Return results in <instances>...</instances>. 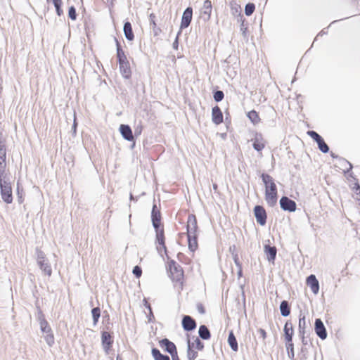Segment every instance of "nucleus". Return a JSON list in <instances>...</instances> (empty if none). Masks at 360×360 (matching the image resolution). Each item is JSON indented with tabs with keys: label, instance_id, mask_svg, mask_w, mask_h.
Segmentation results:
<instances>
[{
	"label": "nucleus",
	"instance_id": "nucleus-1",
	"mask_svg": "<svg viewBox=\"0 0 360 360\" xmlns=\"http://www.w3.org/2000/svg\"><path fill=\"white\" fill-rule=\"evenodd\" d=\"M168 259V265L167 267L169 276L172 281L182 283L184 280V270L175 260L170 259L168 255H166Z\"/></svg>",
	"mask_w": 360,
	"mask_h": 360
},
{
	"label": "nucleus",
	"instance_id": "nucleus-2",
	"mask_svg": "<svg viewBox=\"0 0 360 360\" xmlns=\"http://www.w3.org/2000/svg\"><path fill=\"white\" fill-rule=\"evenodd\" d=\"M40 330L43 333H46L44 336V340L47 345L51 347L54 344V335L52 332V329L50 327L48 321L46 320L44 314L41 310L39 311V317H38Z\"/></svg>",
	"mask_w": 360,
	"mask_h": 360
},
{
	"label": "nucleus",
	"instance_id": "nucleus-3",
	"mask_svg": "<svg viewBox=\"0 0 360 360\" xmlns=\"http://www.w3.org/2000/svg\"><path fill=\"white\" fill-rule=\"evenodd\" d=\"M0 191L2 200L6 204L13 201L12 187L9 179L0 181Z\"/></svg>",
	"mask_w": 360,
	"mask_h": 360
},
{
	"label": "nucleus",
	"instance_id": "nucleus-4",
	"mask_svg": "<svg viewBox=\"0 0 360 360\" xmlns=\"http://www.w3.org/2000/svg\"><path fill=\"white\" fill-rule=\"evenodd\" d=\"M155 243L158 245L157 246V251L161 254L162 250H164L165 255H167V249L165 245V237L164 227H160L155 229Z\"/></svg>",
	"mask_w": 360,
	"mask_h": 360
},
{
	"label": "nucleus",
	"instance_id": "nucleus-5",
	"mask_svg": "<svg viewBox=\"0 0 360 360\" xmlns=\"http://www.w3.org/2000/svg\"><path fill=\"white\" fill-rule=\"evenodd\" d=\"M253 213L258 224L264 226L266 224L267 214L262 205H255L253 208Z\"/></svg>",
	"mask_w": 360,
	"mask_h": 360
},
{
	"label": "nucleus",
	"instance_id": "nucleus-6",
	"mask_svg": "<svg viewBox=\"0 0 360 360\" xmlns=\"http://www.w3.org/2000/svg\"><path fill=\"white\" fill-rule=\"evenodd\" d=\"M281 209L283 211L293 212L297 209L296 202L287 196H282L279 200Z\"/></svg>",
	"mask_w": 360,
	"mask_h": 360
},
{
	"label": "nucleus",
	"instance_id": "nucleus-7",
	"mask_svg": "<svg viewBox=\"0 0 360 360\" xmlns=\"http://www.w3.org/2000/svg\"><path fill=\"white\" fill-rule=\"evenodd\" d=\"M193 8L191 6L187 7L183 12L181 24H180V30L181 31L184 29L187 28L191 21L193 18Z\"/></svg>",
	"mask_w": 360,
	"mask_h": 360
},
{
	"label": "nucleus",
	"instance_id": "nucleus-8",
	"mask_svg": "<svg viewBox=\"0 0 360 360\" xmlns=\"http://www.w3.org/2000/svg\"><path fill=\"white\" fill-rule=\"evenodd\" d=\"M181 326L184 331L191 332L197 327L196 321L189 315H184L181 319Z\"/></svg>",
	"mask_w": 360,
	"mask_h": 360
},
{
	"label": "nucleus",
	"instance_id": "nucleus-9",
	"mask_svg": "<svg viewBox=\"0 0 360 360\" xmlns=\"http://www.w3.org/2000/svg\"><path fill=\"white\" fill-rule=\"evenodd\" d=\"M186 235H191V234H198V222L197 219L195 214H189L188 216L187 219V224H186Z\"/></svg>",
	"mask_w": 360,
	"mask_h": 360
},
{
	"label": "nucleus",
	"instance_id": "nucleus-10",
	"mask_svg": "<svg viewBox=\"0 0 360 360\" xmlns=\"http://www.w3.org/2000/svg\"><path fill=\"white\" fill-rule=\"evenodd\" d=\"M314 331L316 335L322 340L327 338L328 333L323 322L319 318L315 319Z\"/></svg>",
	"mask_w": 360,
	"mask_h": 360
},
{
	"label": "nucleus",
	"instance_id": "nucleus-11",
	"mask_svg": "<svg viewBox=\"0 0 360 360\" xmlns=\"http://www.w3.org/2000/svg\"><path fill=\"white\" fill-rule=\"evenodd\" d=\"M101 345L104 351L108 354L113 345V336L110 333L107 331L101 332Z\"/></svg>",
	"mask_w": 360,
	"mask_h": 360
},
{
	"label": "nucleus",
	"instance_id": "nucleus-12",
	"mask_svg": "<svg viewBox=\"0 0 360 360\" xmlns=\"http://www.w3.org/2000/svg\"><path fill=\"white\" fill-rule=\"evenodd\" d=\"M161 213L155 204H153L151 210V222L154 229L163 227L161 223Z\"/></svg>",
	"mask_w": 360,
	"mask_h": 360
},
{
	"label": "nucleus",
	"instance_id": "nucleus-13",
	"mask_svg": "<svg viewBox=\"0 0 360 360\" xmlns=\"http://www.w3.org/2000/svg\"><path fill=\"white\" fill-rule=\"evenodd\" d=\"M262 181L265 186V191L274 192V191H278L277 186L274 182V179L271 176L266 173H262L260 176Z\"/></svg>",
	"mask_w": 360,
	"mask_h": 360
},
{
	"label": "nucleus",
	"instance_id": "nucleus-14",
	"mask_svg": "<svg viewBox=\"0 0 360 360\" xmlns=\"http://www.w3.org/2000/svg\"><path fill=\"white\" fill-rule=\"evenodd\" d=\"M119 131L122 137L127 141H134V134L131 127L129 124H121L119 127Z\"/></svg>",
	"mask_w": 360,
	"mask_h": 360
},
{
	"label": "nucleus",
	"instance_id": "nucleus-15",
	"mask_svg": "<svg viewBox=\"0 0 360 360\" xmlns=\"http://www.w3.org/2000/svg\"><path fill=\"white\" fill-rule=\"evenodd\" d=\"M212 5L210 0H205L203 3L202 8L200 10L201 18L204 22H207L210 19Z\"/></svg>",
	"mask_w": 360,
	"mask_h": 360
},
{
	"label": "nucleus",
	"instance_id": "nucleus-16",
	"mask_svg": "<svg viewBox=\"0 0 360 360\" xmlns=\"http://www.w3.org/2000/svg\"><path fill=\"white\" fill-rule=\"evenodd\" d=\"M160 346L167 353L171 354L177 350L175 344L168 338H163L159 341Z\"/></svg>",
	"mask_w": 360,
	"mask_h": 360
},
{
	"label": "nucleus",
	"instance_id": "nucleus-17",
	"mask_svg": "<svg viewBox=\"0 0 360 360\" xmlns=\"http://www.w3.org/2000/svg\"><path fill=\"white\" fill-rule=\"evenodd\" d=\"M264 252L266 257V259L269 262L274 263L277 253V249L276 246H271L269 244H265L264 245Z\"/></svg>",
	"mask_w": 360,
	"mask_h": 360
},
{
	"label": "nucleus",
	"instance_id": "nucleus-18",
	"mask_svg": "<svg viewBox=\"0 0 360 360\" xmlns=\"http://www.w3.org/2000/svg\"><path fill=\"white\" fill-rule=\"evenodd\" d=\"M307 284L309 286L312 292L317 295L319 291V282L316 276L311 274L307 277Z\"/></svg>",
	"mask_w": 360,
	"mask_h": 360
},
{
	"label": "nucleus",
	"instance_id": "nucleus-19",
	"mask_svg": "<svg viewBox=\"0 0 360 360\" xmlns=\"http://www.w3.org/2000/svg\"><path fill=\"white\" fill-rule=\"evenodd\" d=\"M252 148L257 152H261L265 147V141H264L262 134L256 133L255 138L252 140Z\"/></svg>",
	"mask_w": 360,
	"mask_h": 360
},
{
	"label": "nucleus",
	"instance_id": "nucleus-20",
	"mask_svg": "<svg viewBox=\"0 0 360 360\" xmlns=\"http://www.w3.org/2000/svg\"><path fill=\"white\" fill-rule=\"evenodd\" d=\"M212 121L217 125L223 122V113L218 105L214 106L212 109Z\"/></svg>",
	"mask_w": 360,
	"mask_h": 360
},
{
	"label": "nucleus",
	"instance_id": "nucleus-21",
	"mask_svg": "<svg viewBox=\"0 0 360 360\" xmlns=\"http://www.w3.org/2000/svg\"><path fill=\"white\" fill-rule=\"evenodd\" d=\"M278 200V191H274V192L269 191L268 190L265 191V200L267 205L274 207L277 204Z\"/></svg>",
	"mask_w": 360,
	"mask_h": 360
},
{
	"label": "nucleus",
	"instance_id": "nucleus-22",
	"mask_svg": "<svg viewBox=\"0 0 360 360\" xmlns=\"http://www.w3.org/2000/svg\"><path fill=\"white\" fill-rule=\"evenodd\" d=\"M307 323H306V316L304 312L300 311L299 315V322H298V336H303V335H307V332L306 330Z\"/></svg>",
	"mask_w": 360,
	"mask_h": 360
},
{
	"label": "nucleus",
	"instance_id": "nucleus-23",
	"mask_svg": "<svg viewBox=\"0 0 360 360\" xmlns=\"http://www.w3.org/2000/svg\"><path fill=\"white\" fill-rule=\"evenodd\" d=\"M198 234L187 235L188 248L192 252H194L198 248Z\"/></svg>",
	"mask_w": 360,
	"mask_h": 360
},
{
	"label": "nucleus",
	"instance_id": "nucleus-24",
	"mask_svg": "<svg viewBox=\"0 0 360 360\" xmlns=\"http://www.w3.org/2000/svg\"><path fill=\"white\" fill-rule=\"evenodd\" d=\"M266 115L268 116L269 119L266 120V123H265V124L269 127H275L276 125V119L277 117L276 110L273 108H270L266 111Z\"/></svg>",
	"mask_w": 360,
	"mask_h": 360
},
{
	"label": "nucleus",
	"instance_id": "nucleus-25",
	"mask_svg": "<svg viewBox=\"0 0 360 360\" xmlns=\"http://www.w3.org/2000/svg\"><path fill=\"white\" fill-rule=\"evenodd\" d=\"M123 32L124 34L125 38L128 41H133L134 39V34L132 30L131 24L129 21L127 20L124 23L123 26Z\"/></svg>",
	"mask_w": 360,
	"mask_h": 360
},
{
	"label": "nucleus",
	"instance_id": "nucleus-26",
	"mask_svg": "<svg viewBox=\"0 0 360 360\" xmlns=\"http://www.w3.org/2000/svg\"><path fill=\"white\" fill-rule=\"evenodd\" d=\"M39 269L47 276H51L52 274V269L48 259H43L37 262Z\"/></svg>",
	"mask_w": 360,
	"mask_h": 360
},
{
	"label": "nucleus",
	"instance_id": "nucleus-27",
	"mask_svg": "<svg viewBox=\"0 0 360 360\" xmlns=\"http://www.w3.org/2000/svg\"><path fill=\"white\" fill-rule=\"evenodd\" d=\"M284 339H290L294 335V328L292 322L288 320L283 327Z\"/></svg>",
	"mask_w": 360,
	"mask_h": 360
},
{
	"label": "nucleus",
	"instance_id": "nucleus-28",
	"mask_svg": "<svg viewBox=\"0 0 360 360\" xmlns=\"http://www.w3.org/2000/svg\"><path fill=\"white\" fill-rule=\"evenodd\" d=\"M120 74L125 79H129L131 77V70L129 63L119 65Z\"/></svg>",
	"mask_w": 360,
	"mask_h": 360
},
{
	"label": "nucleus",
	"instance_id": "nucleus-29",
	"mask_svg": "<svg viewBox=\"0 0 360 360\" xmlns=\"http://www.w3.org/2000/svg\"><path fill=\"white\" fill-rule=\"evenodd\" d=\"M279 309H280L281 314L283 317L288 316L290 314V311H291V307H290L289 302L287 300L281 301L280 306H279Z\"/></svg>",
	"mask_w": 360,
	"mask_h": 360
},
{
	"label": "nucleus",
	"instance_id": "nucleus-30",
	"mask_svg": "<svg viewBox=\"0 0 360 360\" xmlns=\"http://www.w3.org/2000/svg\"><path fill=\"white\" fill-rule=\"evenodd\" d=\"M199 338L203 340H208L211 338V333L209 328L205 325H200L198 328Z\"/></svg>",
	"mask_w": 360,
	"mask_h": 360
},
{
	"label": "nucleus",
	"instance_id": "nucleus-31",
	"mask_svg": "<svg viewBox=\"0 0 360 360\" xmlns=\"http://www.w3.org/2000/svg\"><path fill=\"white\" fill-rule=\"evenodd\" d=\"M227 342L233 352H237L238 350V341L233 330L229 331Z\"/></svg>",
	"mask_w": 360,
	"mask_h": 360
},
{
	"label": "nucleus",
	"instance_id": "nucleus-32",
	"mask_svg": "<svg viewBox=\"0 0 360 360\" xmlns=\"http://www.w3.org/2000/svg\"><path fill=\"white\" fill-rule=\"evenodd\" d=\"M151 354L155 360H170L168 355L162 354L156 347L152 348Z\"/></svg>",
	"mask_w": 360,
	"mask_h": 360
},
{
	"label": "nucleus",
	"instance_id": "nucleus-33",
	"mask_svg": "<svg viewBox=\"0 0 360 360\" xmlns=\"http://www.w3.org/2000/svg\"><path fill=\"white\" fill-rule=\"evenodd\" d=\"M194 343H191L189 340L187 341V357L188 359H195L198 356V352L193 349Z\"/></svg>",
	"mask_w": 360,
	"mask_h": 360
},
{
	"label": "nucleus",
	"instance_id": "nucleus-34",
	"mask_svg": "<svg viewBox=\"0 0 360 360\" xmlns=\"http://www.w3.org/2000/svg\"><path fill=\"white\" fill-rule=\"evenodd\" d=\"M247 117L253 124H257L260 122L259 114L255 110H252L247 113Z\"/></svg>",
	"mask_w": 360,
	"mask_h": 360
},
{
	"label": "nucleus",
	"instance_id": "nucleus-35",
	"mask_svg": "<svg viewBox=\"0 0 360 360\" xmlns=\"http://www.w3.org/2000/svg\"><path fill=\"white\" fill-rule=\"evenodd\" d=\"M330 156L333 159H339L341 162H342V163L344 164H346V165H349V168L347 169L346 170H345V173H348L349 172L352 171V168H353V165H352L351 162H349V161H347L346 159H345L344 158H341L340 157L339 155H336L335 153H334L333 152H330Z\"/></svg>",
	"mask_w": 360,
	"mask_h": 360
},
{
	"label": "nucleus",
	"instance_id": "nucleus-36",
	"mask_svg": "<svg viewBox=\"0 0 360 360\" xmlns=\"http://www.w3.org/2000/svg\"><path fill=\"white\" fill-rule=\"evenodd\" d=\"M318 148L323 153H328L330 151V148L328 144L325 142L323 138H321L317 142Z\"/></svg>",
	"mask_w": 360,
	"mask_h": 360
},
{
	"label": "nucleus",
	"instance_id": "nucleus-37",
	"mask_svg": "<svg viewBox=\"0 0 360 360\" xmlns=\"http://www.w3.org/2000/svg\"><path fill=\"white\" fill-rule=\"evenodd\" d=\"M48 2L50 0H46ZM54 5V7L56 8V12L58 16H61L63 15V11L62 9V5L63 2L62 0H51Z\"/></svg>",
	"mask_w": 360,
	"mask_h": 360
},
{
	"label": "nucleus",
	"instance_id": "nucleus-38",
	"mask_svg": "<svg viewBox=\"0 0 360 360\" xmlns=\"http://www.w3.org/2000/svg\"><path fill=\"white\" fill-rule=\"evenodd\" d=\"M6 160H0V181L9 179L6 174Z\"/></svg>",
	"mask_w": 360,
	"mask_h": 360
},
{
	"label": "nucleus",
	"instance_id": "nucleus-39",
	"mask_svg": "<svg viewBox=\"0 0 360 360\" xmlns=\"http://www.w3.org/2000/svg\"><path fill=\"white\" fill-rule=\"evenodd\" d=\"M114 40H115V45H116L117 59L120 58L121 57L126 56L125 53H124V50L122 49V47L121 44L119 41V40L116 37H114Z\"/></svg>",
	"mask_w": 360,
	"mask_h": 360
},
{
	"label": "nucleus",
	"instance_id": "nucleus-40",
	"mask_svg": "<svg viewBox=\"0 0 360 360\" xmlns=\"http://www.w3.org/2000/svg\"><path fill=\"white\" fill-rule=\"evenodd\" d=\"M91 315H92L94 326H96L98 323L99 318L101 316L100 308L98 307H94L91 309Z\"/></svg>",
	"mask_w": 360,
	"mask_h": 360
},
{
	"label": "nucleus",
	"instance_id": "nucleus-41",
	"mask_svg": "<svg viewBox=\"0 0 360 360\" xmlns=\"http://www.w3.org/2000/svg\"><path fill=\"white\" fill-rule=\"evenodd\" d=\"M224 98V94L223 91L221 90H214L213 91V98L214 101L217 103L221 101Z\"/></svg>",
	"mask_w": 360,
	"mask_h": 360
},
{
	"label": "nucleus",
	"instance_id": "nucleus-42",
	"mask_svg": "<svg viewBox=\"0 0 360 360\" xmlns=\"http://www.w3.org/2000/svg\"><path fill=\"white\" fill-rule=\"evenodd\" d=\"M231 11L233 15L237 16L242 14L240 5L236 3L231 4Z\"/></svg>",
	"mask_w": 360,
	"mask_h": 360
},
{
	"label": "nucleus",
	"instance_id": "nucleus-43",
	"mask_svg": "<svg viewBox=\"0 0 360 360\" xmlns=\"http://www.w3.org/2000/svg\"><path fill=\"white\" fill-rule=\"evenodd\" d=\"M255 10V5L254 3L249 2L245 6V13L247 16H250Z\"/></svg>",
	"mask_w": 360,
	"mask_h": 360
},
{
	"label": "nucleus",
	"instance_id": "nucleus-44",
	"mask_svg": "<svg viewBox=\"0 0 360 360\" xmlns=\"http://www.w3.org/2000/svg\"><path fill=\"white\" fill-rule=\"evenodd\" d=\"M68 17L72 20H75L77 17L76 8L74 6H71L68 8Z\"/></svg>",
	"mask_w": 360,
	"mask_h": 360
},
{
	"label": "nucleus",
	"instance_id": "nucleus-45",
	"mask_svg": "<svg viewBox=\"0 0 360 360\" xmlns=\"http://www.w3.org/2000/svg\"><path fill=\"white\" fill-rule=\"evenodd\" d=\"M307 134L316 143L322 136L314 130H309Z\"/></svg>",
	"mask_w": 360,
	"mask_h": 360
},
{
	"label": "nucleus",
	"instance_id": "nucleus-46",
	"mask_svg": "<svg viewBox=\"0 0 360 360\" xmlns=\"http://www.w3.org/2000/svg\"><path fill=\"white\" fill-rule=\"evenodd\" d=\"M6 159V149L4 143L0 141V160Z\"/></svg>",
	"mask_w": 360,
	"mask_h": 360
},
{
	"label": "nucleus",
	"instance_id": "nucleus-47",
	"mask_svg": "<svg viewBox=\"0 0 360 360\" xmlns=\"http://www.w3.org/2000/svg\"><path fill=\"white\" fill-rule=\"evenodd\" d=\"M132 273H133L134 276L136 278H139L141 276V275H142V269H141V267L140 266H139V265H136L133 268Z\"/></svg>",
	"mask_w": 360,
	"mask_h": 360
},
{
	"label": "nucleus",
	"instance_id": "nucleus-48",
	"mask_svg": "<svg viewBox=\"0 0 360 360\" xmlns=\"http://www.w3.org/2000/svg\"><path fill=\"white\" fill-rule=\"evenodd\" d=\"M194 347L198 351H202L204 349V343L200 340L199 338H196L194 341Z\"/></svg>",
	"mask_w": 360,
	"mask_h": 360
},
{
	"label": "nucleus",
	"instance_id": "nucleus-49",
	"mask_svg": "<svg viewBox=\"0 0 360 360\" xmlns=\"http://www.w3.org/2000/svg\"><path fill=\"white\" fill-rule=\"evenodd\" d=\"M35 252L37 262L46 259L44 252L42 250H41L39 248H36Z\"/></svg>",
	"mask_w": 360,
	"mask_h": 360
},
{
	"label": "nucleus",
	"instance_id": "nucleus-50",
	"mask_svg": "<svg viewBox=\"0 0 360 360\" xmlns=\"http://www.w3.org/2000/svg\"><path fill=\"white\" fill-rule=\"evenodd\" d=\"M285 346L286 348V351H291L294 349V344L292 342V339H285Z\"/></svg>",
	"mask_w": 360,
	"mask_h": 360
},
{
	"label": "nucleus",
	"instance_id": "nucleus-51",
	"mask_svg": "<svg viewBox=\"0 0 360 360\" xmlns=\"http://www.w3.org/2000/svg\"><path fill=\"white\" fill-rule=\"evenodd\" d=\"M77 118H76V115L75 113L74 114V121H73V124H72V129H71V133H72V136H76L77 135Z\"/></svg>",
	"mask_w": 360,
	"mask_h": 360
},
{
	"label": "nucleus",
	"instance_id": "nucleus-52",
	"mask_svg": "<svg viewBox=\"0 0 360 360\" xmlns=\"http://www.w3.org/2000/svg\"><path fill=\"white\" fill-rule=\"evenodd\" d=\"M142 130H143V126L141 124H139L136 127H135L134 134H133L134 136V138L140 136L142 133Z\"/></svg>",
	"mask_w": 360,
	"mask_h": 360
},
{
	"label": "nucleus",
	"instance_id": "nucleus-53",
	"mask_svg": "<svg viewBox=\"0 0 360 360\" xmlns=\"http://www.w3.org/2000/svg\"><path fill=\"white\" fill-rule=\"evenodd\" d=\"M240 30L242 32V34L245 38L247 37V33H248V25L244 24H240Z\"/></svg>",
	"mask_w": 360,
	"mask_h": 360
},
{
	"label": "nucleus",
	"instance_id": "nucleus-54",
	"mask_svg": "<svg viewBox=\"0 0 360 360\" xmlns=\"http://www.w3.org/2000/svg\"><path fill=\"white\" fill-rule=\"evenodd\" d=\"M155 18L156 17L154 13H150L149 15L150 24L153 27V28H155L157 25L155 22Z\"/></svg>",
	"mask_w": 360,
	"mask_h": 360
},
{
	"label": "nucleus",
	"instance_id": "nucleus-55",
	"mask_svg": "<svg viewBox=\"0 0 360 360\" xmlns=\"http://www.w3.org/2000/svg\"><path fill=\"white\" fill-rule=\"evenodd\" d=\"M181 31L179 30L178 32V33H177L176 39H174V41L172 44V47H173L174 49H176V50L178 49V47H179V36L181 34Z\"/></svg>",
	"mask_w": 360,
	"mask_h": 360
},
{
	"label": "nucleus",
	"instance_id": "nucleus-56",
	"mask_svg": "<svg viewBox=\"0 0 360 360\" xmlns=\"http://www.w3.org/2000/svg\"><path fill=\"white\" fill-rule=\"evenodd\" d=\"M232 257H233V262L237 267H240L242 266V264L240 263V262L239 260L238 254H233V255H232Z\"/></svg>",
	"mask_w": 360,
	"mask_h": 360
},
{
	"label": "nucleus",
	"instance_id": "nucleus-57",
	"mask_svg": "<svg viewBox=\"0 0 360 360\" xmlns=\"http://www.w3.org/2000/svg\"><path fill=\"white\" fill-rule=\"evenodd\" d=\"M196 308H197V310L198 311L200 314H205V309L203 306V304L202 303H198L197 305H196Z\"/></svg>",
	"mask_w": 360,
	"mask_h": 360
},
{
	"label": "nucleus",
	"instance_id": "nucleus-58",
	"mask_svg": "<svg viewBox=\"0 0 360 360\" xmlns=\"http://www.w3.org/2000/svg\"><path fill=\"white\" fill-rule=\"evenodd\" d=\"M117 63L119 65L129 63V62L127 58V56H124V57H121L120 58H117Z\"/></svg>",
	"mask_w": 360,
	"mask_h": 360
},
{
	"label": "nucleus",
	"instance_id": "nucleus-59",
	"mask_svg": "<svg viewBox=\"0 0 360 360\" xmlns=\"http://www.w3.org/2000/svg\"><path fill=\"white\" fill-rule=\"evenodd\" d=\"M148 321L149 323H153L155 321V316L153 312V310L148 311V314L147 316Z\"/></svg>",
	"mask_w": 360,
	"mask_h": 360
},
{
	"label": "nucleus",
	"instance_id": "nucleus-60",
	"mask_svg": "<svg viewBox=\"0 0 360 360\" xmlns=\"http://www.w3.org/2000/svg\"><path fill=\"white\" fill-rule=\"evenodd\" d=\"M257 333L260 335L261 338H262L263 340H264L266 338V332L263 328H259L257 330Z\"/></svg>",
	"mask_w": 360,
	"mask_h": 360
},
{
	"label": "nucleus",
	"instance_id": "nucleus-61",
	"mask_svg": "<svg viewBox=\"0 0 360 360\" xmlns=\"http://www.w3.org/2000/svg\"><path fill=\"white\" fill-rule=\"evenodd\" d=\"M143 305L144 307L148 309V311H151L152 310V307H151V305L148 302L147 299L146 298H144L143 300Z\"/></svg>",
	"mask_w": 360,
	"mask_h": 360
},
{
	"label": "nucleus",
	"instance_id": "nucleus-62",
	"mask_svg": "<svg viewBox=\"0 0 360 360\" xmlns=\"http://www.w3.org/2000/svg\"><path fill=\"white\" fill-rule=\"evenodd\" d=\"M237 18V21L240 22V24H244L245 22V18H244L243 14H240V15L236 16Z\"/></svg>",
	"mask_w": 360,
	"mask_h": 360
},
{
	"label": "nucleus",
	"instance_id": "nucleus-63",
	"mask_svg": "<svg viewBox=\"0 0 360 360\" xmlns=\"http://www.w3.org/2000/svg\"><path fill=\"white\" fill-rule=\"evenodd\" d=\"M299 338L302 341V346H306L308 344V342L307 340V335H303V336H299Z\"/></svg>",
	"mask_w": 360,
	"mask_h": 360
},
{
	"label": "nucleus",
	"instance_id": "nucleus-64",
	"mask_svg": "<svg viewBox=\"0 0 360 360\" xmlns=\"http://www.w3.org/2000/svg\"><path fill=\"white\" fill-rule=\"evenodd\" d=\"M287 354H288V358L290 359L294 360V359H295V351H294V349L291 350V351H288L287 352Z\"/></svg>",
	"mask_w": 360,
	"mask_h": 360
}]
</instances>
